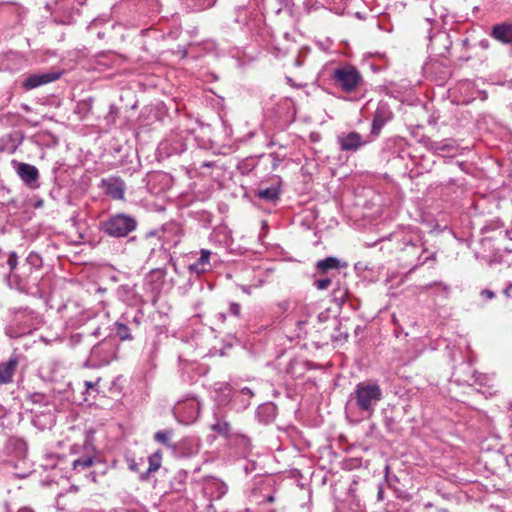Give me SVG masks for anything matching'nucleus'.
Instances as JSON below:
<instances>
[{
	"mask_svg": "<svg viewBox=\"0 0 512 512\" xmlns=\"http://www.w3.org/2000/svg\"><path fill=\"white\" fill-rule=\"evenodd\" d=\"M334 331L331 334L330 338L333 343L343 344L348 340L349 333L348 328L343 325V323L339 320H335Z\"/></svg>",
	"mask_w": 512,
	"mask_h": 512,
	"instance_id": "obj_31",
	"label": "nucleus"
},
{
	"mask_svg": "<svg viewBox=\"0 0 512 512\" xmlns=\"http://www.w3.org/2000/svg\"><path fill=\"white\" fill-rule=\"evenodd\" d=\"M214 162H210V161H204L201 163L200 167L201 168H212L214 167Z\"/></svg>",
	"mask_w": 512,
	"mask_h": 512,
	"instance_id": "obj_60",
	"label": "nucleus"
},
{
	"mask_svg": "<svg viewBox=\"0 0 512 512\" xmlns=\"http://www.w3.org/2000/svg\"><path fill=\"white\" fill-rule=\"evenodd\" d=\"M26 262L35 269H38L42 266L43 261L42 257L37 252H30L26 258Z\"/></svg>",
	"mask_w": 512,
	"mask_h": 512,
	"instance_id": "obj_37",
	"label": "nucleus"
},
{
	"mask_svg": "<svg viewBox=\"0 0 512 512\" xmlns=\"http://www.w3.org/2000/svg\"><path fill=\"white\" fill-rule=\"evenodd\" d=\"M282 179L279 176H275L274 182L269 187H259L255 191V196L260 200L268 203L275 204L279 201L281 195Z\"/></svg>",
	"mask_w": 512,
	"mask_h": 512,
	"instance_id": "obj_17",
	"label": "nucleus"
},
{
	"mask_svg": "<svg viewBox=\"0 0 512 512\" xmlns=\"http://www.w3.org/2000/svg\"><path fill=\"white\" fill-rule=\"evenodd\" d=\"M204 493L211 499H220L227 493V485L218 478L210 477L205 480Z\"/></svg>",
	"mask_w": 512,
	"mask_h": 512,
	"instance_id": "obj_21",
	"label": "nucleus"
},
{
	"mask_svg": "<svg viewBox=\"0 0 512 512\" xmlns=\"http://www.w3.org/2000/svg\"><path fill=\"white\" fill-rule=\"evenodd\" d=\"M382 398V389L376 381H363L356 384L347 405L357 409L361 414L371 416Z\"/></svg>",
	"mask_w": 512,
	"mask_h": 512,
	"instance_id": "obj_1",
	"label": "nucleus"
},
{
	"mask_svg": "<svg viewBox=\"0 0 512 512\" xmlns=\"http://www.w3.org/2000/svg\"><path fill=\"white\" fill-rule=\"evenodd\" d=\"M44 398H45V396L42 393H34L32 395L33 402H35V403L42 402L44 400Z\"/></svg>",
	"mask_w": 512,
	"mask_h": 512,
	"instance_id": "obj_55",
	"label": "nucleus"
},
{
	"mask_svg": "<svg viewBox=\"0 0 512 512\" xmlns=\"http://www.w3.org/2000/svg\"><path fill=\"white\" fill-rule=\"evenodd\" d=\"M210 256L211 252L209 250L202 249L200 251V257L194 263L188 265V270L192 273H196L197 275L210 270Z\"/></svg>",
	"mask_w": 512,
	"mask_h": 512,
	"instance_id": "obj_26",
	"label": "nucleus"
},
{
	"mask_svg": "<svg viewBox=\"0 0 512 512\" xmlns=\"http://www.w3.org/2000/svg\"><path fill=\"white\" fill-rule=\"evenodd\" d=\"M138 220L135 215L126 212L110 213L99 223V230L115 239L128 237L137 230Z\"/></svg>",
	"mask_w": 512,
	"mask_h": 512,
	"instance_id": "obj_3",
	"label": "nucleus"
},
{
	"mask_svg": "<svg viewBox=\"0 0 512 512\" xmlns=\"http://www.w3.org/2000/svg\"><path fill=\"white\" fill-rule=\"evenodd\" d=\"M85 388H86V391L85 393L90 395L92 393H98V389H97V383H93L91 381H85Z\"/></svg>",
	"mask_w": 512,
	"mask_h": 512,
	"instance_id": "obj_48",
	"label": "nucleus"
},
{
	"mask_svg": "<svg viewBox=\"0 0 512 512\" xmlns=\"http://www.w3.org/2000/svg\"><path fill=\"white\" fill-rule=\"evenodd\" d=\"M199 452V442L195 438L186 437L172 446V453L178 458H190Z\"/></svg>",
	"mask_w": 512,
	"mask_h": 512,
	"instance_id": "obj_16",
	"label": "nucleus"
},
{
	"mask_svg": "<svg viewBox=\"0 0 512 512\" xmlns=\"http://www.w3.org/2000/svg\"><path fill=\"white\" fill-rule=\"evenodd\" d=\"M436 512H449V510L447 508H438Z\"/></svg>",
	"mask_w": 512,
	"mask_h": 512,
	"instance_id": "obj_64",
	"label": "nucleus"
},
{
	"mask_svg": "<svg viewBox=\"0 0 512 512\" xmlns=\"http://www.w3.org/2000/svg\"><path fill=\"white\" fill-rule=\"evenodd\" d=\"M503 294L510 298L512 297V284H509L504 290H503Z\"/></svg>",
	"mask_w": 512,
	"mask_h": 512,
	"instance_id": "obj_57",
	"label": "nucleus"
},
{
	"mask_svg": "<svg viewBox=\"0 0 512 512\" xmlns=\"http://www.w3.org/2000/svg\"><path fill=\"white\" fill-rule=\"evenodd\" d=\"M347 264L341 262L338 258L329 256L325 259L317 261L315 265L316 272L321 275H334V272H338L341 268H345Z\"/></svg>",
	"mask_w": 512,
	"mask_h": 512,
	"instance_id": "obj_19",
	"label": "nucleus"
},
{
	"mask_svg": "<svg viewBox=\"0 0 512 512\" xmlns=\"http://www.w3.org/2000/svg\"><path fill=\"white\" fill-rule=\"evenodd\" d=\"M7 265L12 273L18 266V255L16 252L11 251L8 253Z\"/></svg>",
	"mask_w": 512,
	"mask_h": 512,
	"instance_id": "obj_41",
	"label": "nucleus"
},
{
	"mask_svg": "<svg viewBox=\"0 0 512 512\" xmlns=\"http://www.w3.org/2000/svg\"><path fill=\"white\" fill-rule=\"evenodd\" d=\"M400 251L402 252L401 259L407 260L408 264L411 266V270H414L429 261H435L436 255L435 253H429L424 256L425 253H428V250L424 247V244L419 236L414 238L404 236L402 239V246L400 247Z\"/></svg>",
	"mask_w": 512,
	"mask_h": 512,
	"instance_id": "obj_5",
	"label": "nucleus"
},
{
	"mask_svg": "<svg viewBox=\"0 0 512 512\" xmlns=\"http://www.w3.org/2000/svg\"><path fill=\"white\" fill-rule=\"evenodd\" d=\"M419 143H421L428 151L432 153L435 141L432 140L429 136H422L419 140Z\"/></svg>",
	"mask_w": 512,
	"mask_h": 512,
	"instance_id": "obj_44",
	"label": "nucleus"
},
{
	"mask_svg": "<svg viewBox=\"0 0 512 512\" xmlns=\"http://www.w3.org/2000/svg\"><path fill=\"white\" fill-rule=\"evenodd\" d=\"M212 431L218 435L232 440L234 435L230 423L225 419L224 416L214 413V422L210 425Z\"/></svg>",
	"mask_w": 512,
	"mask_h": 512,
	"instance_id": "obj_25",
	"label": "nucleus"
},
{
	"mask_svg": "<svg viewBox=\"0 0 512 512\" xmlns=\"http://www.w3.org/2000/svg\"><path fill=\"white\" fill-rule=\"evenodd\" d=\"M383 423L387 431L389 432H398L399 431V421L393 415H385L383 419Z\"/></svg>",
	"mask_w": 512,
	"mask_h": 512,
	"instance_id": "obj_36",
	"label": "nucleus"
},
{
	"mask_svg": "<svg viewBox=\"0 0 512 512\" xmlns=\"http://www.w3.org/2000/svg\"><path fill=\"white\" fill-rule=\"evenodd\" d=\"M16 173L28 188L37 189L40 187V174L36 166L19 162L16 164Z\"/></svg>",
	"mask_w": 512,
	"mask_h": 512,
	"instance_id": "obj_14",
	"label": "nucleus"
},
{
	"mask_svg": "<svg viewBox=\"0 0 512 512\" xmlns=\"http://www.w3.org/2000/svg\"><path fill=\"white\" fill-rule=\"evenodd\" d=\"M19 364V355L13 353L6 362L0 363V384L13 382V377Z\"/></svg>",
	"mask_w": 512,
	"mask_h": 512,
	"instance_id": "obj_18",
	"label": "nucleus"
},
{
	"mask_svg": "<svg viewBox=\"0 0 512 512\" xmlns=\"http://www.w3.org/2000/svg\"><path fill=\"white\" fill-rule=\"evenodd\" d=\"M434 39L444 42V41L448 40V35L445 33H440V34L436 35Z\"/></svg>",
	"mask_w": 512,
	"mask_h": 512,
	"instance_id": "obj_58",
	"label": "nucleus"
},
{
	"mask_svg": "<svg viewBox=\"0 0 512 512\" xmlns=\"http://www.w3.org/2000/svg\"><path fill=\"white\" fill-rule=\"evenodd\" d=\"M61 75L62 71L58 70L27 74L21 82V87L25 91H30L58 80Z\"/></svg>",
	"mask_w": 512,
	"mask_h": 512,
	"instance_id": "obj_10",
	"label": "nucleus"
},
{
	"mask_svg": "<svg viewBox=\"0 0 512 512\" xmlns=\"http://www.w3.org/2000/svg\"><path fill=\"white\" fill-rule=\"evenodd\" d=\"M490 36L502 44H512V22H501L492 26Z\"/></svg>",
	"mask_w": 512,
	"mask_h": 512,
	"instance_id": "obj_20",
	"label": "nucleus"
},
{
	"mask_svg": "<svg viewBox=\"0 0 512 512\" xmlns=\"http://www.w3.org/2000/svg\"><path fill=\"white\" fill-rule=\"evenodd\" d=\"M383 498H384V489H383V486L380 484L378 486L377 499L383 500Z\"/></svg>",
	"mask_w": 512,
	"mask_h": 512,
	"instance_id": "obj_59",
	"label": "nucleus"
},
{
	"mask_svg": "<svg viewBox=\"0 0 512 512\" xmlns=\"http://www.w3.org/2000/svg\"><path fill=\"white\" fill-rule=\"evenodd\" d=\"M501 251H504L506 253H511L512 252V247H510V246H503V247H501L500 245H498L497 248H496L495 256L497 254H499Z\"/></svg>",
	"mask_w": 512,
	"mask_h": 512,
	"instance_id": "obj_54",
	"label": "nucleus"
},
{
	"mask_svg": "<svg viewBox=\"0 0 512 512\" xmlns=\"http://www.w3.org/2000/svg\"><path fill=\"white\" fill-rule=\"evenodd\" d=\"M194 140L190 129L177 127L160 144V150L166 156L180 155L187 150L188 143Z\"/></svg>",
	"mask_w": 512,
	"mask_h": 512,
	"instance_id": "obj_7",
	"label": "nucleus"
},
{
	"mask_svg": "<svg viewBox=\"0 0 512 512\" xmlns=\"http://www.w3.org/2000/svg\"><path fill=\"white\" fill-rule=\"evenodd\" d=\"M392 118L393 112L390 106L386 102L380 101L373 114L370 136L374 138L378 137L382 128L391 121Z\"/></svg>",
	"mask_w": 512,
	"mask_h": 512,
	"instance_id": "obj_13",
	"label": "nucleus"
},
{
	"mask_svg": "<svg viewBox=\"0 0 512 512\" xmlns=\"http://www.w3.org/2000/svg\"><path fill=\"white\" fill-rule=\"evenodd\" d=\"M166 276L165 268H154L146 276L145 281L152 292L159 293Z\"/></svg>",
	"mask_w": 512,
	"mask_h": 512,
	"instance_id": "obj_27",
	"label": "nucleus"
},
{
	"mask_svg": "<svg viewBox=\"0 0 512 512\" xmlns=\"http://www.w3.org/2000/svg\"><path fill=\"white\" fill-rule=\"evenodd\" d=\"M186 478H187L186 471H183V470L178 471L171 481V488L176 492L182 491L185 486Z\"/></svg>",
	"mask_w": 512,
	"mask_h": 512,
	"instance_id": "obj_34",
	"label": "nucleus"
},
{
	"mask_svg": "<svg viewBox=\"0 0 512 512\" xmlns=\"http://www.w3.org/2000/svg\"><path fill=\"white\" fill-rule=\"evenodd\" d=\"M276 415L277 406L272 402L263 403L259 405L256 410L257 420L264 425L272 423L275 420Z\"/></svg>",
	"mask_w": 512,
	"mask_h": 512,
	"instance_id": "obj_24",
	"label": "nucleus"
},
{
	"mask_svg": "<svg viewBox=\"0 0 512 512\" xmlns=\"http://www.w3.org/2000/svg\"><path fill=\"white\" fill-rule=\"evenodd\" d=\"M270 157L272 159L271 168L276 170L282 162V158L277 153H271Z\"/></svg>",
	"mask_w": 512,
	"mask_h": 512,
	"instance_id": "obj_49",
	"label": "nucleus"
},
{
	"mask_svg": "<svg viewBox=\"0 0 512 512\" xmlns=\"http://www.w3.org/2000/svg\"><path fill=\"white\" fill-rule=\"evenodd\" d=\"M160 233L162 245L159 251L163 252V249H167L168 251L170 248L176 247L180 243L183 231L179 223L170 221L161 226Z\"/></svg>",
	"mask_w": 512,
	"mask_h": 512,
	"instance_id": "obj_11",
	"label": "nucleus"
},
{
	"mask_svg": "<svg viewBox=\"0 0 512 512\" xmlns=\"http://www.w3.org/2000/svg\"><path fill=\"white\" fill-rule=\"evenodd\" d=\"M118 346L112 335H107L91 349V358L99 364H109L117 358Z\"/></svg>",
	"mask_w": 512,
	"mask_h": 512,
	"instance_id": "obj_9",
	"label": "nucleus"
},
{
	"mask_svg": "<svg viewBox=\"0 0 512 512\" xmlns=\"http://www.w3.org/2000/svg\"><path fill=\"white\" fill-rule=\"evenodd\" d=\"M274 500H275V496H274V494H270V495H268V496L266 497V501H267V502H269V503L274 502Z\"/></svg>",
	"mask_w": 512,
	"mask_h": 512,
	"instance_id": "obj_62",
	"label": "nucleus"
},
{
	"mask_svg": "<svg viewBox=\"0 0 512 512\" xmlns=\"http://www.w3.org/2000/svg\"><path fill=\"white\" fill-rule=\"evenodd\" d=\"M147 461L149 466L146 471L140 473L139 479L141 481H147L152 473L159 470L162 463V453L159 450L154 452L148 456Z\"/></svg>",
	"mask_w": 512,
	"mask_h": 512,
	"instance_id": "obj_28",
	"label": "nucleus"
},
{
	"mask_svg": "<svg viewBox=\"0 0 512 512\" xmlns=\"http://www.w3.org/2000/svg\"><path fill=\"white\" fill-rule=\"evenodd\" d=\"M6 450L9 454L17 458H25L27 454V444L23 439L10 438L6 444Z\"/></svg>",
	"mask_w": 512,
	"mask_h": 512,
	"instance_id": "obj_29",
	"label": "nucleus"
},
{
	"mask_svg": "<svg viewBox=\"0 0 512 512\" xmlns=\"http://www.w3.org/2000/svg\"><path fill=\"white\" fill-rule=\"evenodd\" d=\"M371 141V139H364L362 135L356 131L342 132L337 136V144L340 150L350 153L357 152Z\"/></svg>",
	"mask_w": 512,
	"mask_h": 512,
	"instance_id": "obj_12",
	"label": "nucleus"
},
{
	"mask_svg": "<svg viewBox=\"0 0 512 512\" xmlns=\"http://www.w3.org/2000/svg\"><path fill=\"white\" fill-rule=\"evenodd\" d=\"M479 45L483 48V49H487L489 47V41L486 40V39H483L480 41Z\"/></svg>",
	"mask_w": 512,
	"mask_h": 512,
	"instance_id": "obj_61",
	"label": "nucleus"
},
{
	"mask_svg": "<svg viewBox=\"0 0 512 512\" xmlns=\"http://www.w3.org/2000/svg\"><path fill=\"white\" fill-rule=\"evenodd\" d=\"M82 450L72 461V470L75 473H84L92 482H96L97 476L105 473L104 462L89 439L85 440Z\"/></svg>",
	"mask_w": 512,
	"mask_h": 512,
	"instance_id": "obj_2",
	"label": "nucleus"
},
{
	"mask_svg": "<svg viewBox=\"0 0 512 512\" xmlns=\"http://www.w3.org/2000/svg\"><path fill=\"white\" fill-rule=\"evenodd\" d=\"M332 283V279L330 276H326L322 279H318V280H315L314 281V286L318 289V290H325L327 289Z\"/></svg>",
	"mask_w": 512,
	"mask_h": 512,
	"instance_id": "obj_42",
	"label": "nucleus"
},
{
	"mask_svg": "<svg viewBox=\"0 0 512 512\" xmlns=\"http://www.w3.org/2000/svg\"><path fill=\"white\" fill-rule=\"evenodd\" d=\"M145 321V315L143 311L137 310L132 319H126V323L131 328V331L135 336L139 335L143 331V322Z\"/></svg>",
	"mask_w": 512,
	"mask_h": 512,
	"instance_id": "obj_32",
	"label": "nucleus"
},
{
	"mask_svg": "<svg viewBox=\"0 0 512 512\" xmlns=\"http://www.w3.org/2000/svg\"><path fill=\"white\" fill-rule=\"evenodd\" d=\"M234 437L231 441L235 442L236 444L242 446L243 448H249L250 447V439L244 434L240 433H233Z\"/></svg>",
	"mask_w": 512,
	"mask_h": 512,
	"instance_id": "obj_39",
	"label": "nucleus"
},
{
	"mask_svg": "<svg viewBox=\"0 0 512 512\" xmlns=\"http://www.w3.org/2000/svg\"><path fill=\"white\" fill-rule=\"evenodd\" d=\"M119 108L115 105H110L109 111L105 116V121L107 125H114L119 115Z\"/></svg>",
	"mask_w": 512,
	"mask_h": 512,
	"instance_id": "obj_38",
	"label": "nucleus"
},
{
	"mask_svg": "<svg viewBox=\"0 0 512 512\" xmlns=\"http://www.w3.org/2000/svg\"><path fill=\"white\" fill-rule=\"evenodd\" d=\"M186 2L193 10L201 11L212 7L216 0H186Z\"/></svg>",
	"mask_w": 512,
	"mask_h": 512,
	"instance_id": "obj_35",
	"label": "nucleus"
},
{
	"mask_svg": "<svg viewBox=\"0 0 512 512\" xmlns=\"http://www.w3.org/2000/svg\"><path fill=\"white\" fill-rule=\"evenodd\" d=\"M100 188L104 193L114 200H123L126 190V184L123 179L118 176H110L103 178Z\"/></svg>",
	"mask_w": 512,
	"mask_h": 512,
	"instance_id": "obj_15",
	"label": "nucleus"
},
{
	"mask_svg": "<svg viewBox=\"0 0 512 512\" xmlns=\"http://www.w3.org/2000/svg\"><path fill=\"white\" fill-rule=\"evenodd\" d=\"M218 387L215 389L216 400L220 405H227L233 403L236 405L238 395H235L233 387L226 382L216 384Z\"/></svg>",
	"mask_w": 512,
	"mask_h": 512,
	"instance_id": "obj_22",
	"label": "nucleus"
},
{
	"mask_svg": "<svg viewBox=\"0 0 512 512\" xmlns=\"http://www.w3.org/2000/svg\"><path fill=\"white\" fill-rule=\"evenodd\" d=\"M457 150V144L456 141L447 138L440 141H435V145L433 148L432 153L440 156H444L446 154H451L456 152Z\"/></svg>",
	"mask_w": 512,
	"mask_h": 512,
	"instance_id": "obj_30",
	"label": "nucleus"
},
{
	"mask_svg": "<svg viewBox=\"0 0 512 512\" xmlns=\"http://www.w3.org/2000/svg\"><path fill=\"white\" fill-rule=\"evenodd\" d=\"M109 330V335H112L115 341L116 339L120 341H132L136 337L126 322L116 321L109 327Z\"/></svg>",
	"mask_w": 512,
	"mask_h": 512,
	"instance_id": "obj_23",
	"label": "nucleus"
},
{
	"mask_svg": "<svg viewBox=\"0 0 512 512\" xmlns=\"http://www.w3.org/2000/svg\"><path fill=\"white\" fill-rule=\"evenodd\" d=\"M128 468L130 471L135 473H142L140 471V466L145 463L144 459L141 458L139 462H137L134 458H127Z\"/></svg>",
	"mask_w": 512,
	"mask_h": 512,
	"instance_id": "obj_40",
	"label": "nucleus"
},
{
	"mask_svg": "<svg viewBox=\"0 0 512 512\" xmlns=\"http://www.w3.org/2000/svg\"><path fill=\"white\" fill-rule=\"evenodd\" d=\"M237 402L240 403L239 408L246 409L250 405V399L246 396H241Z\"/></svg>",
	"mask_w": 512,
	"mask_h": 512,
	"instance_id": "obj_51",
	"label": "nucleus"
},
{
	"mask_svg": "<svg viewBox=\"0 0 512 512\" xmlns=\"http://www.w3.org/2000/svg\"><path fill=\"white\" fill-rule=\"evenodd\" d=\"M330 78L333 85L345 93L357 92L365 85L361 73L351 64H344L335 68Z\"/></svg>",
	"mask_w": 512,
	"mask_h": 512,
	"instance_id": "obj_4",
	"label": "nucleus"
},
{
	"mask_svg": "<svg viewBox=\"0 0 512 512\" xmlns=\"http://www.w3.org/2000/svg\"><path fill=\"white\" fill-rule=\"evenodd\" d=\"M86 0H52L46 3L45 8L50 12L54 22L69 25L79 14L77 6H83Z\"/></svg>",
	"mask_w": 512,
	"mask_h": 512,
	"instance_id": "obj_6",
	"label": "nucleus"
},
{
	"mask_svg": "<svg viewBox=\"0 0 512 512\" xmlns=\"http://www.w3.org/2000/svg\"><path fill=\"white\" fill-rule=\"evenodd\" d=\"M173 435V430L172 429H166V430H159L157 431L154 436H153V439L164 445L165 447L169 448L172 450V446L174 443H172L171 441V437Z\"/></svg>",
	"mask_w": 512,
	"mask_h": 512,
	"instance_id": "obj_33",
	"label": "nucleus"
},
{
	"mask_svg": "<svg viewBox=\"0 0 512 512\" xmlns=\"http://www.w3.org/2000/svg\"><path fill=\"white\" fill-rule=\"evenodd\" d=\"M275 306H276V309H277L275 311V313L279 314V315H282L285 312H287L288 309L290 308V300L285 299V300L279 301V302H277L275 304Z\"/></svg>",
	"mask_w": 512,
	"mask_h": 512,
	"instance_id": "obj_43",
	"label": "nucleus"
},
{
	"mask_svg": "<svg viewBox=\"0 0 512 512\" xmlns=\"http://www.w3.org/2000/svg\"><path fill=\"white\" fill-rule=\"evenodd\" d=\"M160 232H161V227L159 229L151 230V231L147 232L146 238L158 237V239L160 240V234H161Z\"/></svg>",
	"mask_w": 512,
	"mask_h": 512,
	"instance_id": "obj_52",
	"label": "nucleus"
},
{
	"mask_svg": "<svg viewBox=\"0 0 512 512\" xmlns=\"http://www.w3.org/2000/svg\"><path fill=\"white\" fill-rule=\"evenodd\" d=\"M235 395H238V399L241 396H246L248 399H251L254 396V392L249 387H243L239 390H235Z\"/></svg>",
	"mask_w": 512,
	"mask_h": 512,
	"instance_id": "obj_47",
	"label": "nucleus"
},
{
	"mask_svg": "<svg viewBox=\"0 0 512 512\" xmlns=\"http://www.w3.org/2000/svg\"><path fill=\"white\" fill-rule=\"evenodd\" d=\"M481 295L487 299H493L495 297V293L489 289L482 290Z\"/></svg>",
	"mask_w": 512,
	"mask_h": 512,
	"instance_id": "obj_53",
	"label": "nucleus"
},
{
	"mask_svg": "<svg viewBox=\"0 0 512 512\" xmlns=\"http://www.w3.org/2000/svg\"><path fill=\"white\" fill-rule=\"evenodd\" d=\"M333 294H334L335 298H340L342 301H345V298L348 297L349 293L347 290L342 291V290L338 289V290H334Z\"/></svg>",
	"mask_w": 512,
	"mask_h": 512,
	"instance_id": "obj_50",
	"label": "nucleus"
},
{
	"mask_svg": "<svg viewBox=\"0 0 512 512\" xmlns=\"http://www.w3.org/2000/svg\"><path fill=\"white\" fill-rule=\"evenodd\" d=\"M307 325V320H298L296 322V326L298 328L299 331H302L303 328ZM298 337H300V332H298L297 334Z\"/></svg>",
	"mask_w": 512,
	"mask_h": 512,
	"instance_id": "obj_56",
	"label": "nucleus"
},
{
	"mask_svg": "<svg viewBox=\"0 0 512 512\" xmlns=\"http://www.w3.org/2000/svg\"><path fill=\"white\" fill-rule=\"evenodd\" d=\"M162 255L164 256V259H166L168 261V263L172 266V268L174 269V271L176 273H178V267H177V264L173 258V256L169 253V251H167V249H163V252H161Z\"/></svg>",
	"mask_w": 512,
	"mask_h": 512,
	"instance_id": "obj_46",
	"label": "nucleus"
},
{
	"mask_svg": "<svg viewBox=\"0 0 512 512\" xmlns=\"http://www.w3.org/2000/svg\"><path fill=\"white\" fill-rule=\"evenodd\" d=\"M201 404L195 396H189L179 400L172 411L178 422L189 425L194 423L200 414Z\"/></svg>",
	"mask_w": 512,
	"mask_h": 512,
	"instance_id": "obj_8",
	"label": "nucleus"
},
{
	"mask_svg": "<svg viewBox=\"0 0 512 512\" xmlns=\"http://www.w3.org/2000/svg\"><path fill=\"white\" fill-rule=\"evenodd\" d=\"M228 312L230 315H233L235 317L241 316V305L236 302H230L228 307Z\"/></svg>",
	"mask_w": 512,
	"mask_h": 512,
	"instance_id": "obj_45",
	"label": "nucleus"
},
{
	"mask_svg": "<svg viewBox=\"0 0 512 512\" xmlns=\"http://www.w3.org/2000/svg\"><path fill=\"white\" fill-rule=\"evenodd\" d=\"M362 331V327L361 326H356V328L354 329V334L357 336L359 335V333Z\"/></svg>",
	"mask_w": 512,
	"mask_h": 512,
	"instance_id": "obj_63",
	"label": "nucleus"
}]
</instances>
